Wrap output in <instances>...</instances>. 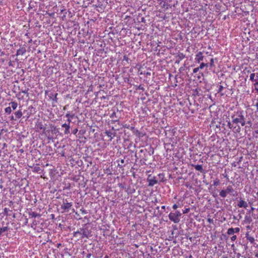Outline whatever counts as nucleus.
Masks as SVG:
<instances>
[{
    "mask_svg": "<svg viewBox=\"0 0 258 258\" xmlns=\"http://www.w3.org/2000/svg\"><path fill=\"white\" fill-rule=\"evenodd\" d=\"M242 111H234L231 116L232 122L237 126L236 132L238 133L240 132L241 130V128L239 124H240L243 126L245 125L246 123L245 117Z\"/></svg>",
    "mask_w": 258,
    "mask_h": 258,
    "instance_id": "obj_1",
    "label": "nucleus"
},
{
    "mask_svg": "<svg viewBox=\"0 0 258 258\" xmlns=\"http://www.w3.org/2000/svg\"><path fill=\"white\" fill-rule=\"evenodd\" d=\"M73 236L77 238V240H81L84 238H89L92 236L91 231L88 228H81L78 231L73 233Z\"/></svg>",
    "mask_w": 258,
    "mask_h": 258,
    "instance_id": "obj_2",
    "label": "nucleus"
},
{
    "mask_svg": "<svg viewBox=\"0 0 258 258\" xmlns=\"http://www.w3.org/2000/svg\"><path fill=\"white\" fill-rule=\"evenodd\" d=\"M227 194H230L232 196H237V191H235L231 185H229L227 187L226 189H222L220 191L219 195L222 198H225Z\"/></svg>",
    "mask_w": 258,
    "mask_h": 258,
    "instance_id": "obj_3",
    "label": "nucleus"
},
{
    "mask_svg": "<svg viewBox=\"0 0 258 258\" xmlns=\"http://www.w3.org/2000/svg\"><path fill=\"white\" fill-rule=\"evenodd\" d=\"M73 206L72 202H68L67 199H63L62 204L61 205V209L64 212H68L71 209Z\"/></svg>",
    "mask_w": 258,
    "mask_h": 258,
    "instance_id": "obj_4",
    "label": "nucleus"
},
{
    "mask_svg": "<svg viewBox=\"0 0 258 258\" xmlns=\"http://www.w3.org/2000/svg\"><path fill=\"white\" fill-rule=\"evenodd\" d=\"M168 217L169 220L174 223H178L180 221V218L172 212L170 213Z\"/></svg>",
    "mask_w": 258,
    "mask_h": 258,
    "instance_id": "obj_5",
    "label": "nucleus"
},
{
    "mask_svg": "<svg viewBox=\"0 0 258 258\" xmlns=\"http://www.w3.org/2000/svg\"><path fill=\"white\" fill-rule=\"evenodd\" d=\"M248 204L246 202L244 201L242 198H240L237 204V206L239 208L246 209L248 207Z\"/></svg>",
    "mask_w": 258,
    "mask_h": 258,
    "instance_id": "obj_6",
    "label": "nucleus"
},
{
    "mask_svg": "<svg viewBox=\"0 0 258 258\" xmlns=\"http://www.w3.org/2000/svg\"><path fill=\"white\" fill-rule=\"evenodd\" d=\"M148 181L149 182V186H152L158 183V180L156 179L155 177H153L151 178H149V177L148 178Z\"/></svg>",
    "mask_w": 258,
    "mask_h": 258,
    "instance_id": "obj_7",
    "label": "nucleus"
},
{
    "mask_svg": "<svg viewBox=\"0 0 258 258\" xmlns=\"http://www.w3.org/2000/svg\"><path fill=\"white\" fill-rule=\"evenodd\" d=\"M203 59L204 56L202 52L200 51L196 55L195 59L198 62L200 63L201 61L203 60Z\"/></svg>",
    "mask_w": 258,
    "mask_h": 258,
    "instance_id": "obj_8",
    "label": "nucleus"
},
{
    "mask_svg": "<svg viewBox=\"0 0 258 258\" xmlns=\"http://www.w3.org/2000/svg\"><path fill=\"white\" fill-rule=\"evenodd\" d=\"M185 56V55L183 53H179L176 56L177 59L175 61V63H179L180 61L182 60Z\"/></svg>",
    "mask_w": 258,
    "mask_h": 258,
    "instance_id": "obj_9",
    "label": "nucleus"
},
{
    "mask_svg": "<svg viewBox=\"0 0 258 258\" xmlns=\"http://www.w3.org/2000/svg\"><path fill=\"white\" fill-rule=\"evenodd\" d=\"M61 126L65 128V130L64 131V134L68 135L70 133V125L69 124V123H64L63 124H62Z\"/></svg>",
    "mask_w": 258,
    "mask_h": 258,
    "instance_id": "obj_10",
    "label": "nucleus"
},
{
    "mask_svg": "<svg viewBox=\"0 0 258 258\" xmlns=\"http://www.w3.org/2000/svg\"><path fill=\"white\" fill-rule=\"evenodd\" d=\"M192 166L194 167L196 170L200 171L201 173H205V171L203 168V166L202 165H192Z\"/></svg>",
    "mask_w": 258,
    "mask_h": 258,
    "instance_id": "obj_11",
    "label": "nucleus"
},
{
    "mask_svg": "<svg viewBox=\"0 0 258 258\" xmlns=\"http://www.w3.org/2000/svg\"><path fill=\"white\" fill-rule=\"evenodd\" d=\"M105 134L110 138V140L111 141L114 137L115 136V133H112L110 131H106L105 132Z\"/></svg>",
    "mask_w": 258,
    "mask_h": 258,
    "instance_id": "obj_12",
    "label": "nucleus"
},
{
    "mask_svg": "<svg viewBox=\"0 0 258 258\" xmlns=\"http://www.w3.org/2000/svg\"><path fill=\"white\" fill-rule=\"evenodd\" d=\"M26 51V48L24 47H22L17 50L16 55H23Z\"/></svg>",
    "mask_w": 258,
    "mask_h": 258,
    "instance_id": "obj_13",
    "label": "nucleus"
},
{
    "mask_svg": "<svg viewBox=\"0 0 258 258\" xmlns=\"http://www.w3.org/2000/svg\"><path fill=\"white\" fill-rule=\"evenodd\" d=\"M245 237L247 240H248L251 244H253L254 242V238L250 236L248 234V232H247L245 234Z\"/></svg>",
    "mask_w": 258,
    "mask_h": 258,
    "instance_id": "obj_14",
    "label": "nucleus"
},
{
    "mask_svg": "<svg viewBox=\"0 0 258 258\" xmlns=\"http://www.w3.org/2000/svg\"><path fill=\"white\" fill-rule=\"evenodd\" d=\"M252 221V218L249 216H245L244 217V222L246 224H250Z\"/></svg>",
    "mask_w": 258,
    "mask_h": 258,
    "instance_id": "obj_15",
    "label": "nucleus"
},
{
    "mask_svg": "<svg viewBox=\"0 0 258 258\" xmlns=\"http://www.w3.org/2000/svg\"><path fill=\"white\" fill-rule=\"evenodd\" d=\"M15 117L17 119H19L20 118L22 115H23V113L21 111V110H18L17 111L15 112Z\"/></svg>",
    "mask_w": 258,
    "mask_h": 258,
    "instance_id": "obj_16",
    "label": "nucleus"
},
{
    "mask_svg": "<svg viewBox=\"0 0 258 258\" xmlns=\"http://www.w3.org/2000/svg\"><path fill=\"white\" fill-rule=\"evenodd\" d=\"M57 93H54V94H53V93H51L50 94V98H52V100H53L54 102L57 103Z\"/></svg>",
    "mask_w": 258,
    "mask_h": 258,
    "instance_id": "obj_17",
    "label": "nucleus"
},
{
    "mask_svg": "<svg viewBox=\"0 0 258 258\" xmlns=\"http://www.w3.org/2000/svg\"><path fill=\"white\" fill-rule=\"evenodd\" d=\"M10 104L11 105V108H12V109L13 110H15L17 108V106H18V103L16 102H15V101L11 102L10 103Z\"/></svg>",
    "mask_w": 258,
    "mask_h": 258,
    "instance_id": "obj_18",
    "label": "nucleus"
},
{
    "mask_svg": "<svg viewBox=\"0 0 258 258\" xmlns=\"http://www.w3.org/2000/svg\"><path fill=\"white\" fill-rule=\"evenodd\" d=\"M208 66L209 65L208 63L202 62L200 64V66L199 67V68L200 70H202L204 69L205 67L208 68Z\"/></svg>",
    "mask_w": 258,
    "mask_h": 258,
    "instance_id": "obj_19",
    "label": "nucleus"
},
{
    "mask_svg": "<svg viewBox=\"0 0 258 258\" xmlns=\"http://www.w3.org/2000/svg\"><path fill=\"white\" fill-rule=\"evenodd\" d=\"M227 233L228 235H233L234 233V230L233 229V228H229Z\"/></svg>",
    "mask_w": 258,
    "mask_h": 258,
    "instance_id": "obj_20",
    "label": "nucleus"
},
{
    "mask_svg": "<svg viewBox=\"0 0 258 258\" xmlns=\"http://www.w3.org/2000/svg\"><path fill=\"white\" fill-rule=\"evenodd\" d=\"M8 230V227H4L0 228V235L4 232L7 231Z\"/></svg>",
    "mask_w": 258,
    "mask_h": 258,
    "instance_id": "obj_21",
    "label": "nucleus"
},
{
    "mask_svg": "<svg viewBox=\"0 0 258 258\" xmlns=\"http://www.w3.org/2000/svg\"><path fill=\"white\" fill-rule=\"evenodd\" d=\"M227 121L228 122L227 125L229 127V128H232L233 127H234V128H236V126H233L234 124H233L232 121L231 122L230 120Z\"/></svg>",
    "mask_w": 258,
    "mask_h": 258,
    "instance_id": "obj_22",
    "label": "nucleus"
},
{
    "mask_svg": "<svg viewBox=\"0 0 258 258\" xmlns=\"http://www.w3.org/2000/svg\"><path fill=\"white\" fill-rule=\"evenodd\" d=\"M5 111L6 113L8 114H10L12 112V109L11 107H6L5 109Z\"/></svg>",
    "mask_w": 258,
    "mask_h": 258,
    "instance_id": "obj_23",
    "label": "nucleus"
},
{
    "mask_svg": "<svg viewBox=\"0 0 258 258\" xmlns=\"http://www.w3.org/2000/svg\"><path fill=\"white\" fill-rule=\"evenodd\" d=\"M30 215L33 218H36L38 216H40V215L39 214H37V213L34 212L31 213Z\"/></svg>",
    "mask_w": 258,
    "mask_h": 258,
    "instance_id": "obj_24",
    "label": "nucleus"
},
{
    "mask_svg": "<svg viewBox=\"0 0 258 258\" xmlns=\"http://www.w3.org/2000/svg\"><path fill=\"white\" fill-rule=\"evenodd\" d=\"M255 76V75L254 73L251 74L250 75V80L252 82L255 81V79H254Z\"/></svg>",
    "mask_w": 258,
    "mask_h": 258,
    "instance_id": "obj_25",
    "label": "nucleus"
},
{
    "mask_svg": "<svg viewBox=\"0 0 258 258\" xmlns=\"http://www.w3.org/2000/svg\"><path fill=\"white\" fill-rule=\"evenodd\" d=\"M28 90H29V88H26L25 90H22L21 91V92L27 94V97H28L29 96V93L28 92Z\"/></svg>",
    "mask_w": 258,
    "mask_h": 258,
    "instance_id": "obj_26",
    "label": "nucleus"
},
{
    "mask_svg": "<svg viewBox=\"0 0 258 258\" xmlns=\"http://www.w3.org/2000/svg\"><path fill=\"white\" fill-rule=\"evenodd\" d=\"M214 58H212L211 59H210V67L211 68H213V67H214Z\"/></svg>",
    "mask_w": 258,
    "mask_h": 258,
    "instance_id": "obj_27",
    "label": "nucleus"
},
{
    "mask_svg": "<svg viewBox=\"0 0 258 258\" xmlns=\"http://www.w3.org/2000/svg\"><path fill=\"white\" fill-rule=\"evenodd\" d=\"M74 114H71L69 112H68L66 115V117L68 118H72L74 117Z\"/></svg>",
    "mask_w": 258,
    "mask_h": 258,
    "instance_id": "obj_28",
    "label": "nucleus"
},
{
    "mask_svg": "<svg viewBox=\"0 0 258 258\" xmlns=\"http://www.w3.org/2000/svg\"><path fill=\"white\" fill-rule=\"evenodd\" d=\"M255 90L258 93V81L255 82V83L253 84Z\"/></svg>",
    "mask_w": 258,
    "mask_h": 258,
    "instance_id": "obj_29",
    "label": "nucleus"
},
{
    "mask_svg": "<svg viewBox=\"0 0 258 258\" xmlns=\"http://www.w3.org/2000/svg\"><path fill=\"white\" fill-rule=\"evenodd\" d=\"M7 131V130H5L4 128H2L0 130V140L1 139V136L3 134L4 132H6Z\"/></svg>",
    "mask_w": 258,
    "mask_h": 258,
    "instance_id": "obj_30",
    "label": "nucleus"
},
{
    "mask_svg": "<svg viewBox=\"0 0 258 258\" xmlns=\"http://www.w3.org/2000/svg\"><path fill=\"white\" fill-rule=\"evenodd\" d=\"M177 217L180 218V217L181 216V213L178 211H176L175 213H174Z\"/></svg>",
    "mask_w": 258,
    "mask_h": 258,
    "instance_id": "obj_31",
    "label": "nucleus"
},
{
    "mask_svg": "<svg viewBox=\"0 0 258 258\" xmlns=\"http://www.w3.org/2000/svg\"><path fill=\"white\" fill-rule=\"evenodd\" d=\"M190 211V209L189 208H186L185 210H184L183 211V214H187Z\"/></svg>",
    "mask_w": 258,
    "mask_h": 258,
    "instance_id": "obj_32",
    "label": "nucleus"
},
{
    "mask_svg": "<svg viewBox=\"0 0 258 258\" xmlns=\"http://www.w3.org/2000/svg\"><path fill=\"white\" fill-rule=\"evenodd\" d=\"M233 229L234 230V233H238L240 231V228H238V227H236V228H233Z\"/></svg>",
    "mask_w": 258,
    "mask_h": 258,
    "instance_id": "obj_33",
    "label": "nucleus"
},
{
    "mask_svg": "<svg viewBox=\"0 0 258 258\" xmlns=\"http://www.w3.org/2000/svg\"><path fill=\"white\" fill-rule=\"evenodd\" d=\"M38 126L40 130H43V131L45 130V128L43 126V125L42 124H39Z\"/></svg>",
    "mask_w": 258,
    "mask_h": 258,
    "instance_id": "obj_34",
    "label": "nucleus"
},
{
    "mask_svg": "<svg viewBox=\"0 0 258 258\" xmlns=\"http://www.w3.org/2000/svg\"><path fill=\"white\" fill-rule=\"evenodd\" d=\"M237 238V236L236 235H233L231 237V240L232 241H234Z\"/></svg>",
    "mask_w": 258,
    "mask_h": 258,
    "instance_id": "obj_35",
    "label": "nucleus"
},
{
    "mask_svg": "<svg viewBox=\"0 0 258 258\" xmlns=\"http://www.w3.org/2000/svg\"><path fill=\"white\" fill-rule=\"evenodd\" d=\"M200 70L199 67L196 68L193 70L194 73H197Z\"/></svg>",
    "mask_w": 258,
    "mask_h": 258,
    "instance_id": "obj_36",
    "label": "nucleus"
},
{
    "mask_svg": "<svg viewBox=\"0 0 258 258\" xmlns=\"http://www.w3.org/2000/svg\"><path fill=\"white\" fill-rule=\"evenodd\" d=\"M223 87L221 85L219 86V89H218V93H220L221 92H222V91L223 90Z\"/></svg>",
    "mask_w": 258,
    "mask_h": 258,
    "instance_id": "obj_37",
    "label": "nucleus"
},
{
    "mask_svg": "<svg viewBox=\"0 0 258 258\" xmlns=\"http://www.w3.org/2000/svg\"><path fill=\"white\" fill-rule=\"evenodd\" d=\"M118 186L121 189H125V186L122 183H119Z\"/></svg>",
    "mask_w": 258,
    "mask_h": 258,
    "instance_id": "obj_38",
    "label": "nucleus"
},
{
    "mask_svg": "<svg viewBox=\"0 0 258 258\" xmlns=\"http://www.w3.org/2000/svg\"><path fill=\"white\" fill-rule=\"evenodd\" d=\"M207 221L210 223H213V222H214L213 219H211V218H208L207 219Z\"/></svg>",
    "mask_w": 258,
    "mask_h": 258,
    "instance_id": "obj_39",
    "label": "nucleus"
},
{
    "mask_svg": "<svg viewBox=\"0 0 258 258\" xmlns=\"http://www.w3.org/2000/svg\"><path fill=\"white\" fill-rule=\"evenodd\" d=\"M114 117H116V113L115 112H113L110 115V118H113Z\"/></svg>",
    "mask_w": 258,
    "mask_h": 258,
    "instance_id": "obj_40",
    "label": "nucleus"
},
{
    "mask_svg": "<svg viewBox=\"0 0 258 258\" xmlns=\"http://www.w3.org/2000/svg\"><path fill=\"white\" fill-rule=\"evenodd\" d=\"M183 71H184V67H180L179 68V71L180 73H181Z\"/></svg>",
    "mask_w": 258,
    "mask_h": 258,
    "instance_id": "obj_41",
    "label": "nucleus"
},
{
    "mask_svg": "<svg viewBox=\"0 0 258 258\" xmlns=\"http://www.w3.org/2000/svg\"><path fill=\"white\" fill-rule=\"evenodd\" d=\"M177 208H178V206L177 204H174L173 205L172 208L174 210H176Z\"/></svg>",
    "mask_w": 258,
    "mask_h": 258,
    "instance_id": "obj_42",
    "label": "nucleus"
},
{
    "mask_svg": "<svg viewBox=\"0 0 258 258\" xmlns=\"http://www.w3.org/2000/svg\"><path fill=\"white\" fill-rule=\"evenodd\" d=\"M219 181L217 180V181L214 182V185L217 186L219 185Z\"/></svg>",
    "mask_w": 258,
    "mask_h": 258,
    "instance_id": "obj_43",
    "label": "nucleus"
},
{
    "mask_svg": "<svg viewBox=\"0 0 258 258\" xmlns=\"http://www.w3.org/2000/svg\"><path fill=\"white\" fill-rule=\"evenodd\" d=\"M78 132V129L77 128H75L74 129L73 131H72V133L74 135H75Z\"/></svg>",
    "mask_w": 258,
    "mask_h": 258,
    "instance_id": "obj_44",
    "label": "nucleus"
},
{
    "mask_svg": "<svg viewBox=\"0 0 258 258\" xmlns=\"http://www.w3.org/2000/svg\"><path fill=\"white\" fill-rule=\"evenodd\" d=\"M10 118L11 120H16L17 119V118L14 117V116H11Z\"/></svg>",
    "mask_w": 258,
    "mask_h": 258,
    "instance_id": "obj_45",
    "label": "nucleus"
},
{
    "mask_svg": "<svg viewBox=\"0 0 258 258\" xmlns=\"http://www.w3.org/2000/svg\"><path fill=\"white\" fill-rule=\"evenodd\" d=\"M254 208L251 207V209L248 211L249 213H250L252 212H253L254 211Z\"/></svg>",
    "mask_w": 258,
    "mask_h": 258,
    "instance_id": "obj_46",
    "label": "nucleus"
},
{
    "mask_svg": "<svg viewBox=\"0 0 258 258\" xmlns=\"http://www.w3.org/2000/svg\"><path fill=\"white\" fill-rule=\"evenodd\" d=\"M138 89H139V90H143V91H144V87H142L141 85H140V86L138 87Z\"/></svg>",
    "mask_w": 258,
    "mask_h": 258,
    "instance_id": "obj_47",
    "label": "nucleus"
},
{
    "mask_svg": "<svg viewBox=\"0 0 258 258\" xmlns=\"http://www.w3.org/2000/svg\"><path fill=\"white\" fill-rule=\"evenodd\" d=\"M246 229L248 230H251V226L250 225H248L246 227Z\"/></svg>",
    "mask_w": 258,
    "mask_h": 258,
    "instance_id": "obj_48",
    "label": "nucleus"
},
{
    "mask_svg": "<svg viewBox=\"0 0 258 258\" xmlns=\"http://www.w3.org/2000/svg\"><path fill=\"white\" fill-rule=\"evenodd\" d=\"M255 82L258 81V73L256 74V78H255Z\"/></svg>",
    "mask_w": 258,
    "mask_h": 258,
    "instance_id": "obj_49",
    "label": "nucleus"
},
{
    "mask_svg": "<svg viewBox=\"0 0 258 258\" xmlns=\"http://www.w3.org/2000/svg\"><path fill=\"white\" fill-rule=\"evenodd\" d=\"M91 256V253H88L86 255V257L87 258H90V256Z\"/></svg>",
    "mask_w": 258,
    "mask_h": 258,
    "instance_id": "obj_50",
    "label": "nucleus"
},
{
    "mask_svg": "<svg viewBox=\"0 0 258 258\" xmlns=\"http://www.w3.org/2000/svg\"><path fill=\"white\" fill-rule=\"evenodd\" d=\"M240 256H241V254L240 253H237V257L238 258H240Z\"/></svg>",
    "mask_w": 258,
    "mask_h": 258,
    "instance_id": "obj_51",
    "label": "nucleus"
},
{
    "mask_svg": "<svg viewBox=\"0 0 258 258\" xmlns=\"http://www.w3.org/2000/svg\"><path fill=\"white\" fill-rule=\"evenodd\" d=\"M67 121H68V123H69V124H70V122L71 121V118H68Z\"/></svg>",
    "mask_w": 258,
    "mask_h": 258,
    "instance_id": "obj_52",
    "label": "nucleus"
},
{
    "mask_svg": "<svg viewBox=\"0 0 258 258\" xmlns=\"http://www.w3.org/2000/svg\"><path fill=\"white\" fill-rule=\"evenodd\" d=\"M137 132H138V134H139V137H140L142 136V134H141V133H140V132H138V131H137Z\"/></svg>",
    "mask_w": 258,
    "mask_h": 258,
    "instance_id": "obj_53",
    "label": "nucleus"
},
{
    "mask_svg": "<svg viewBox=\"0 0 258 258\" xmlns=\"http://www.w3.org/2000/svg\"><path fill=\"white\" fill-rule=\"evenodd\" d=\"M161 209L165 210V206H162L161 207Z\"/></svg>",
    "mask_w": 258,
    "mask_h": 258,
    "instance_id": "obj_54",
    "label": "nucleus"
},
{
    "mask_svg": "<svg viewBox=\"0 0 258 258\" xmlns=\"http://www.w3.org/2000/svg\"><path fill=\"white\" fill-rule=\"evenodd\" d=\"M145 18H142V20H141V22H145Z\"/></svg>",
    "mask_w": 258,
    "mask_h": 258,
    "instance_id": "obj_55",
    "label": "nucleus"
},
{
    "mask_svg": "<svg viewBox=\"0 0 258 258\" xmlns=\"http://www.w3.org/2000/svg\"><path fill=\"white\" fill-rule=\"evenodd\" d=\"M124 60H127V59H128V57H126V56H124Z\"/></svg>",
    "mask_w": 258,
    "mask_h": 258,
    "instance_id": "obj_56",
    "label": "nucleus"
},
{
    "mask_svg": "<svg viewBox=\"0 0 258 258\" xmlns=\"http://www.w3.org/2000/svg\"><path fill=\"white\" fill-rule=\"evenodd\" d=\"M112 121H113V122H118V120L116 119H114V120H112Z\"/></svg>",
    "mask_w": 258,
    "mask_h": 258,
    "instance_id": "obj_57",
    "label": "nucleus"
},
{
    "mask_svg": "<svg viewBox=\"0 0 258 258\" xmlns=\"http://www.w3.org/2000/svg\"><path fill=\"white\" fill-rule=\"evenodd\" d=\"M112 121H113V122H118V120L116 119H114V120H112Z\"/></svg>",
    "mask_w": 258,
    "mask_h": 258,
    "instance_id": "obj_58",
    "label": "nucleus"
},
{
    "mask_svg": "<svg viewBox=\"0 0 258 258\" xmlns=\"http://www.w3.org/2000/svg\"><path fill=\"white\" fill-rule=\"evenodd\" d=\"M255 256L258 257V252L255 253Z\"/></svg>",
    "mask_w": 258,
    "mask_h": 258,
    "instance_id": "obj_59",
    "label": "nucleus"
},
{
    "mask_svg": "<svg viewBox=\"0 0 258 258\" xmlns=\"http://www.w3.org/2000/svg\"><path fill=\"white\" fill-rule=\"evenodd\" d=\"M146 74H147V75H150V74H150V72H147V73H146Z\"/></svg>",
    "mask_w": 258,
    "mask_h": 258,
    "instance_id": "obj_60",
    "label": "nucleus"
},
{
    "mask_svg": "<svg viewBox=\"0 0 258 258\" xmlns=\"http://www.w3.org/2000/svg\"><path fill=\"white\" fill-rule=\"evenodd\" d=\"M4 210H5V212H7V211H8V210L7 208H5Z\"/></svg>",
    "mask_w": 258,
    "mask_h": 258,
    "instance_id": "obj_61",
    "label": "nucleus"
},
{
    "mask_svg": "<svg viewBox=\"0 0 258 258\" xmlns=\"http://www.w3.org/2000/svg\"><path fill=\"white\" fill-rule=\"evenodd\" d=\"M256 106H257V108H258V103H257L256 104Z\"/></svg>",
    "mask_w": 258,
    "mask_h": 258,
    "instance_id": "obj_62",
    "label": "nucleus"
},
{
    "mask_svg": "<svg viewBox=\"0 0 258 258\" xmlns=\"http://www.w3.org/2000/svg\"><path fill=\"white\" fill-rule=\"evenodd\" d=\"M255 133L258 134V130L256 131Z\"/></svg>",
    "mask_w": 258,
    "mask_h": 258,
    "instance_id": "obj_63",
    "label": "nucleus"
},
{
    "mask_svg": "<svg viewBox=\"0 0 258 258\" xmlns=\"http://www.w3.org/2000/svg\"><path fill=\"white\" fill-rule=\"evenodd\" d=\"M104 258H108V256L106 255Z\"/></svg>",
    "mask_w": 258,
    "mask_h": 258,
    "instance_id": "obj_64",
    "label": "nucleus"
}]
</instances>
